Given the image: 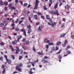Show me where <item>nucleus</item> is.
I'll return each instance as SVG.
<instances>
[{
  "label": "nucleus",
  "mask_w": 74,
  "mask_h": 74,
  "mask_svg": "<svg viewBox=\"0 0 74 74\" xmlns=\"http://www.w3.org/2000/svg\"><path fill=\"white\" fill-rule=\"evenodd\" d=\"M28 19L29 21L30 22H31V23H32V22H33L31 20V18H30V17H28Z\"/></svg>",
  "instance_id": "25"
},
{
  "label": "nucleus",
  "mask_w": 74,
  "mask_h": 74,
  "mask_svg": "<svg viewBox=\"0 0 74 74\" xmlns=\"http://www.w3.org/2000/svg\"><path fill=\"white\" fill-rule=\"evenodd\" d=\"M71 37L73 39V38H74V35H73H73H71Z\"/></svg>",
  "instance_id": "51"
},
{
  "label": "nucleus",
  "mask_w": 74,
  "mask_h": 74,
  "mask_svg": "<svg viewBox=\"0 0 74 74\" xmlns=\"http://www.w3.org/2000/svg\"><path fill=\"white\" fill-rule=\"evenodd\" d=\"M18 22L19 20L18 19H17L15 21V23H18Z\"/></svg>",
  "instance_id": "31"
},
{
  "label": "nucleus",
  "mask_w": 74,
  "mask_h": 74,
  "mask_svg": "<svg viewBox=\"0 0 74 74\" xmlns=\"http://www.w3.org/2000/svg\"><path fill=\"white\" fill-rule=\"evenodd\" d=\"M62 51V49H60L59 51V52L57 53H56V54H58V53H60V52H61V51Z\"/></svg>",
  "instance_id": "37"
},
{
  "label": "nucleus",
  "mask_w": 74,
  "mask_h": 74,
  "mask_svg": "<svg viewBox=\"0 0 74 74\" xmlns=\"http://www.w3.org/2000/svg\"><path fill=\"white\" fill-rule=\"evenodd\" d=\"M66 35V34L65 33H62L60 34V37H63Z\"/></svg>",
  "instance_id": "9"
},
{
  "label": "nucleus",
  "mask_w": 74,
  "mask_h": 74,
  "mask_svg": "<svg viewBox=\"0 0 74 74\" xmlns=\"http://www.w3.org/2000/svg\"><path fill=\"white\" fill-rule=\"evenodd\" d=\"M62 56H58V59H62Z\"/></svg>",
  "instance_id": "47"
},
{
  "label": "nucleus",
  "mask_w": 74,
  "mask_h": 74,
  "mask_svg": "<svg viewBox=\"0 0 74 74\" xmlns=\"http://www.w3.org/2000/svg\"><path fill=\"white\" fill-rule=\"evenodd\" d=\"M6 70V69L5 68H4V69L3 70V73H6V72H5V70Z\"/></svg>",
  "instance_id": "27"
},
{
  "label": "nucleus",
  "mask_w": 74,
  "mask_h": 74,
  "mask_svg": "<svg viewBox=\"0 0 74 74\" xmlns=\"http://www.w3.org/2000/svg\"><path fill=\"white\" fill-rule=\"evenodd\" d=\"M19 64H17V65L16 66V70H18V68H19Z\"/></svg>",
  "instance_id": "21"
},
{
  "label": "nucleus",
  "mask_w": 74,
  "mask_h": 74,
  "mask_svg": "<svg viewBox=\"0 0 74 74\" xmlns=\"http://www.w3.org/2000/svg\"><path fill=\"white\" fill-rule=\"evenodd\" d=\"M37 14L38 15H42L41 13H40V12H38Z\"/></svg>",
  "instance_id": "50"
},
{
  "label": "nucleus",
  "mask_w": 74,
  "mask_h": 74,
  "mask_svg": "<svg viewBox=\"0 0 74 74\" xmlns=\"http://www.w3.org/2000/svg\"><path fill=\"white\" fill-rule=\"evenodd\" d=\"M0 44H1V45H4V43H3L2 41H0Z\"/></svg>",
  "instance_id": "20"
},
{
  "label": "nucleus",
  "mask_w": 74,
  "mask_h": 74,
  "mask_svg": "<svg viewBox=\"0 0 74 74\" xmlns=\"http://www.w3.org/2000/svg\"><path fill=\"white\" fill-rule=\"evenodd\" d=\"M38 5H35V7H34V10H36L37 8V7H38Z\"/></svg>",
  "instance_id": "18"
},
{
  "label": "nucleus",
  "mask_w": 74,
  "mask_h": 74,
  "mask_svg": "<svg viewBox=\"0 0 74 74\" xmlns=\"http://www.w3.org/2000/svg\"><path fill=\"white\" fill-rule=\"evenodd\" d=\"M4 23H1V24H0V26H1V27H2L3 26H4Z\"/></svg>",
  "instance_id": "26"
},
{
  "label": "nucleus",
  "mask_w": 74,
  "mask_h": 74,
  "mask_svg": "<svg viewBox=\"0 0 74 74\" xmlns=\"http://www.w3.org/2000/svg\"><path fill=\"white\" fill-rule=\"evenodd\" d=\"M65 9H67V10H69V9L70 8V5H69L68 4L66 5V6H65Z\"/></svg>",
  "instance_id": "4"
},
{
  "label": "nucleus",
  "mask_w": 74,
  "mask_h": 74,
  "mask_svg": "<svg viewBox=\"0 0 74 74\" xmlns=\"http://www.w3.org/2000/svg\"><path fill=\"white\" fill-rule=\"evenodd\" d=\"M6 27H3V30H6Z\"/></svg>",
  "instance_id": "54"
},
{
  "label": "nucleus",
  "mask_w": 74,
  "mask_h": 74,
  "mask_svg": "<svg viewBox=\"0 0 74 74\" xmlns=\"http://www.w3.org/2000/svg\"><path fill=\"white\" fill-rule=\"evenodd\" d=\"M49 12L50 14H53V15L56 14L57 15H59V12L57 10H56L55 12H54L53 10H50Z\"/></svg>",
  "instance_id": "1"
},
{
  "label": "nucleus",
  "mask_w": 74,
  "mask_h": 74,
  "mask_svg": "<svg viewBox=\"0 0 74 74\" xmlns=\"http://www.w3.org/2000/svg\"><path fill=\"white\" fill-rule=\"evenodd\" d=\"M7 63H8V64H10L11 63V60H8V61H7Z\"/></svg>",
  "instance_id": "24"
},
{
  "label": "nucleus",
  "mask_w": 74,
  "mask_h": 74,
  "mask_svg": "<svg viewBox=\"0 0 74 74\" xmlns=\"http://www.w3.org/2000/svg\"><path fill=\"white\" fill-rule=\"evenodd\" d=\"M58 3H57L56 4H55L54 6V8L55 9H56V8H57V7H58Z\"/></svg>",
  "instance_id": "13"
},
{
  "label": "nucleus",
  "mask_w": 74,
  "mask_h": 74,
  "mask_svg": "<svg viewBox=\"0 0 74 74\" xmlns=\"http://www.w3.org/2000/svg\"><path fill=\"white\" fill-rule=\"evenodd\" d=\"M41 18H42V19H45V18H44V16H43L41 15Z\"/></svg>",
  "instance_id": "48"
},
{
  "label": "nucleus",
  "mask_w": 74,
  "mask_h": 74,
  "mask_svg": "<svg viewBox=\"0 0 74 74\" xmlns=\"http://www.w3.org/2000/svg\"><path fill=\"white\" fill-rule=\"evenodd\" d=\"M18 70V71L19 72H20V71H21V68H18V69H17Z\"/></svg>",
  "instance_id": "46"
},
{
  "label": "nucleus",
  "mask_w": 74,
  "mask_h": 74,
  "mask_svg": "<svg viewBox=\"0 0 74 74\" xmlns=\"http://www.w3.org/2000/svg\"><path fill=\"white\" fill-rule=\"evenodd\" d=\"M41 27L39 26L38 28V29L39 30H41Z\"/></svg>",
  "instance_id": "55"
},
{
  "label": "nucleus",
  "mask_w": 74,
  "mask_h": 74,
  "mask_svg": "<svg viewBox=\"0 0 74 74\" xmlns=\"http://www.w3.org/2000/svg\"><path fill=\"white\" fill-rule=\"evenodd\" d=\"M53 0H49V3H49V7H51V4H52V1Z\"/></svg>",
  "instance_id": "7"
},
{
  "label": "nucleus",
  "mask_w": 74,
  "mask_h": 74,
  "mask_svg": "<svg viewBox=\"0 0 74 74\" xmlns=\"http://www.w3.org/2000/svg\"><path fill=\"white\" fill-rule=\"evenodd\" d=\"M39 24H40V23H39L38 22L36 23V25H38Z\"/></svg>",
  "instance_id": "63"
},
{
  "label": "nucleus",
  "mask_w": 74,
  "mask_h": 74,
  "mask_svg": "<svg viewBox=\"0 0 74 74\" xmlns=\"http://www.w3.org/2000/svg\"><path fill=\"white\" fill-rule=\"evenodd\" d=\"M30 15L31 16V17H33V14L32 13L31 14H30Z\"/></svg>",
  "instance_id": "43"
},
{
  "label": "nucleus",
  "mask_w": 74,
  "mask_h": 74,
  "mask_svg": "<svg viewBox=\"0 0 74 74\" xmlns=\"http://www.w3.org/2000/svg\"><path fill=\"white\" fill-rule=\"evenodd\" d=\"M19 66L20 67H22V66H23V65L22 64V63H20L19 64Z\"/></svg>",
  "instance_id": "53"
},
{
  "label": "nucleus",
  "mask_w": 74,
  "mask_h": 74,
  "mask_svg": "<svg viewBox=\"0 0 74 74\" xmlns=\"http://www.w3.org/2000/svg\"><path fill=\"white\" fill-rule=\"evenodd\" d=\"M41 61L42 62H43L44 61V63H47L48 62V61L47 60H45V59L44 58L42 59V60Z\"/></svg>",
  "instance_id": "8"
},
{
  "label": "nucleus",
  "mask_w": 74,
  "mask_h": 74,
  "mask_svg": "<svg viewBox=\"0 0 74 74\" xmlns=\"http://www.w3.org/2000/svg\"><path fill=\"white\" fill-rule=\"evenodd\" d=\"M9 21L10 20V18H5L4 20H3V22L4 23H5L7 22V21Z\"/></svg>",
  "instance_id": "3"
},
{
  "label": "nucleus",
  "mask_w": 74,
  "mask_h": 74,
  "mask_svg": "<svg viewBox=\"0 0 74 74\" xmlns=\"http://www.w3.org/2000/svg\"><path fill=\"white\" fill-rule=\"evenodd\" d=\"M34 18H35V19L36 20H37L38 19V18H37V16L36 15H34Z\"/></svg>",
  "instance_id": "17"
},
{
  "label": "nucleus",
  "mask_w": 74,
  "mask_h": 74,
  "mask_svg": "<svg viewBox=\"0 0 74 74\" xmlns=\"http://www.w3.org/2000/svg\"><path fill=\"white\" fill-rule=\"evenodd\" d=\"M69 48H70V46H68L67 47V48L66 49L65 51H67V49H69Z\"/></svg>",
  "instance_id": "35"
},
{
  "label": "nucleus",
  "mask_w": 74,
  "mask_h": 74,
  "mask_svg": "<svg viewBox=\"0 0 74 74\" xmlns=\"http://www.w3.org/2000/svg\"><path fill=\"white\" fill-rule=\"evenodd\" d=\"M71 53V52L70 51H69V50H68L67 51H66V53H67V54H68V55L69 54V53Z\"/></svg>",
  "instance_id": "34"
},
{
  "label": "nucleus",
  "mask_w": 74,
  "mask_h": 74,
  "mask_svg": "<svg viewBox=\"0 0 74 74\" xmlns=\"http://www.w3.org/2000/svg\"><path fill=\"white\" fill-rule=\"evenodd\" d=\"M32 49H33V51H34V52H36V49H35L34 47H33L32 48Z\"/></svg>",
  "instance_id": "42"
},
{
  "label": "nucleus",
  "mask_w": 74,
  "mask_h": 74,
  "mask_svg": "<svg viewBox=\"0 0 74 74\" xmlns=\"http://www.w3.org/2000/svg\"><path fill=\"white\" fill-rule=\"evenodd\" d=\"M8 37L9 39H10V40H11V36H8Z\"/></svg>",
  "instance_id": "62"
},
{
  "label": "nucleus",
  "mask_w": 74,
  "mask_h": 74,
  "mask_svg": "<svg viewBox=\"0 0 74 74\" xmlns=\"http://www.w3.org/2000/svg\"><path fill=\"white\" fill-rule=\"evenodd\" d=\"M44 59H48V57H47V56H45L44 57Z\"/></svg>",
  "instance_id": "60"
},
{
  "label": "nucleus",
  "mask_w": 74,
  "mask_h": 74,
  "mask_svg": "<svg viewBox=\"0 0 74 74\" xmlns=\"http://www.w3.org/2000/svg\"><path fill=\"white\" fill-rule=\"evenodd\" d=\"M18 38L16 40V42H19V39H21V38H22V36L19 35L18 36Z\"/></svg>",
  "instance_id": "5"
},
{
  "label": "nucleus",
  "mask_w": 74,
  "mask_h": 74,
  "mask_svg": "<svg viewBox=\"0 0 74 74\" xmlns=\"http://www.w3.org/2000/svg\"><path fill=\"white\" fill-rule=\"evenodd\" d=\"M23 34L25 36H26V32L24 31L23 32Z\"/></svg>",
  "instance_id": "45"
},
{
  "label": "nucleus",
  "mask_w": 74,
  "mask_h": 74,
  "mask_svg": "<svg viewBox=\"0 0 74 74\" xmlns=\"http://www.w3.org/2000/svg\"><path fill=\"white\" fill-rule=\"evenodd\" d=\"M62 44V42H58L56 44V45H59V44Z\"/></svg>",
  "instance_id": "22"
},
{
  "label": "nucleus",
  "mask_w": 74,
  "mask_h": 74,
  "mask_svg": "<svg viewBox=\"0 0 74 74\" xmlns=\"http://www.w3.org/2000/svg\"><path fill=\"white\" fill-rule=\"evenodd\" d=\"M59 49V47H58V46L56 47V50L57 51V50H58Z\"/></svg>",
  "instance_id": "52"
},
{
  "label": "nucleus",
  "mask_w": 74,
  "mask_h": 74,
  "mask_svg": "<svg viewBox=\"0 0 74 74\" xmlns=\"http://www.w3.org/2000/svg\"><path fill=\"white\" fill-rule=\"evenodd\" d=\"M4 57H5V59H6V61L8 62V58H7V57H8L7 56V55H5L4 56Z\"/></svg>",
  "instance_id": "16"
},
{
  "label": "nucleus",
  "mask_w": 74,
  "mask_h": 74,
  "mask_svg": "<svg viewBox=\"0 0 74 74\" xmlns=\"http://www.w3.org/2000/svg\"><path fill=\"white\" fill-rule=\"evenodd\" d=\"M38 55H44V54L40 52H38Z\"/></svg>",
  "instance_id": "14"
},
{
  "label": "nucleus",
  "mask_w": 74,
  "mask_h": 74,
  "mask_svg": "<svg viewBox=\"0 0 74 74\" xmlns=\"http://www.w3.org/2000/svg\"><path fill=\"white\" fill-rule=\"evenodd\" d=\"M3 2L2 1H0V5H3Z\"/></svg>",
  "instance_id": "30"
},
{
  "label": "nucleus",
  "mask_w": 74,
  "mask_h": 74,
  "mask_svg": "<svg viewBox=\"0 0 74 74\" xmlns=\"http://www.w3.org/2000/svg\"><path fill=\"white\" fill-rule=\"evenodd\" d=\"M25 41H26V39H25V38H24L23 39L22 41H23V42H25Z\"/></svg>",
  "instance_id": "49"
},
{
  "label": "nucleus",
  "mask_w": 74,
  "mask_h": 74,
  "mask_svg": "<svg viewBox=\"0 0 74 74\" xmlns=\"http://www.w3.org/2000/svg\"><path fill=\"white\" fill-rule=\"evenodd\" d=\"M46 16L47 18L48 19H49V16H48V15H47Z\"/></svg>",
  "instance_id": "44"
},
{
  "label": "nucleus",
  "mask_w": 74,
  "mask_h": 74,
  "mask_svg": "<svg viewBox=\"0 0 74 74\" xmlns=\"http://www.w3.org/2000/svg\"><path fill=\"white\" fill-rule=\"evenodd\" d=\"M36 3L35 4V5H38V3H39V1L38 0H36Z\"/></svg>",
  "instance_id": "15"
},
{
  "label": "nucleus",
  "mask_w": 74,
  "mask_h": 74,
  "mask_svg": "<svg viewBox=\"0 0 74 74\" xmlns=\"http://www.w3.org/2000/svg\"><path fill=\"white\" fill-rule=\"evenodd\" d=\"M31 63V64H32V66H33V67H34V66H35V65H34V64L33 63V62H29L28 63V64H30Z\"/></svg>",
  "instance_id": "12"
},
{
  "label": "nucleus",
  "mask_w": 74,
  "mask_h": 74,
  "mask_svg": "<svg viewBox=\"0 0 74 74\" xmlns=\"http://www.w3.org/2000/svg\"><path fill=\"white\" fill-rule=\"evenodd\" d=\"M16 49H15V51H16L15 53L16 54V55H17V54H18V53H19V51H20L19 50V47L18 46H16Z\"/></svg>",
  "instance_id": "2"
},
{
  "label": "nucleus",
  "mask_w": 74,
  "mask_h": 74,
  "mask_svg": "<svg viewBox=\"0 0 74 74\" xmlns=\"http://www.w3.org/2000/svg\"><path fill=\"white\" fill-rule=\"evenodd\" d=\"M48 25L49 26L51 25L52 24H53V22L51 20H50L49 21V22H47Z\"/></svg>",
  "instance_id": "6"
},
{
  "label": "nucleus",
  "mask_w": 74,
  "mask_h": 74,
  "mask_svg": "<svg viewBox=\"0 0 74 74\" xmlns=\"http://www.w3.org/2000/svg\"><path fill=\"white\" fill-rule=\"evenodd\" d=\"M44 9V10H47V8L46 7V6H43Z\"/></svg>",
  "instance_id": "28"
},
{
  "label": "nucleus",
  "mask_w": 74,
  "mask_h": 74,
  "mask_svg": "<svg viewBox=\"0 0 74 74\" xmlns=\"http://www.w3.org/2000/svg\"><path fill=\"white\" fill-rule=\"evenodd\" d=\"M23 22V21H21L19 22V24H21V23H22Z\"/></svg>",
  "instance_id": "57"
},
{
  "label": "nucleus",
  "mask_w": 74,
  "mask_h": 74,
  "mask_svg": "<svg viewBox=\"0 0 74 74\" xmlns=\"http://www.w3.org/2000/svg\"><path fill=\"white\" fill-rule=\"evenodd\" d=\"M10 9H12V10H14V9H15V8L14 6H11L10 7Z\"/></svg>",
  "instance_id": "23"
},
{
  "label": "nucleus",
  "mask_w": 74,
  "mask_h": 74,
  "mask_svg": "<svg viewBox=\"0 0 74 74\" xmlns=\"http://www.w3.org/2000/svg\"><path fill=\"white\" fill-rule=\"evenodd\" d=\"M11 58H12V59H13V60H14V59H15V56H11Z\"/></svg>",
  "instance_id": "29"
},
{
  "label": "nucleus",
  "mask_w": 74,
  "mask_h": 74,
  "mask_svg": "<svg viewBox=\"0 0 74 74\" xmlns=\"http://www.w3.org/2000/svg\"><path fill=\"white\" fill-rule=\"evenodd\" d=\"M23 58V56H19V58H18L19 60H21V59Z\"/></svg>",
  "instance_id": "19"
},
{
  "label": "nucleus",
  "mask_w": 74,
  "mask_h": 74,
  "mask_svg": "<svg viewBox=\"0 0 74 74\" xmlns=\"http://www.w3.org/2000/svg\"><path fill=\"white\" fill-rule=\"evenodd\" d=\"M20 3H21V5H23V2L21 1H20Z\"/></svg>",
  "instance_id": "56"
},
{
  "label": "nucleus",
  "mask_w": 74,
  "mask_h": 74,
  "mask_svg": "<svg viewBox=\"0 0 74 74\" xmlns=\"http://www.w3.org/2000/svg\"><path fill=\"white\" fill-rule=\"evenodd\" d=\"M31 66V65H28L27 66V68H30V67Z\"/></svg>",
  "instance_id": "64"
},
{
  "label": "nucleus",
  "mask_w": 74,
  "mask_h": 74,
  "mask_svg": "<svg viewBox=\"0 0 74 74\" xmlns=\"http://www.w3.org/2000/svg\"><path fill=\"white\" fill-rule=\"evenodd\" d=\"M9 47H10V49H11L12 48H13V47H12V45H10L9 46Z\"/></svg>",
  "instance_id": "59"
},
{
  "label": "nucleus",
  "mask_w": 74,
  "mask_h": 74,
  "mask_svg": "<svg viewBox=\"0 0 74 74\" xmlns=\"http://www.w3.org/2000/svg\"><path fill=\"white\" fill-rule=\"evenodd\" d=\"M15 29H16V31L17 32H18V31H19V28H18V27L16 28Z\"/></svg>",
  "instance_id": "40"
},
{
  "label": "nucleus",
  "mask_w": 74,
  "mask_h": 74,
  "mask_svg": "<svg viewBox=\"0 0 74 74\" xmlns=\"http://www.w3.org/2000/svg\"><path fill=\"white\" fill-rule=\"evenodd\" d=\"M64 44H67V40H65L64 41Z\"/></svg>",
  "instance_id": "38"
},
{
  "label": "nucleus",
  "mask_w": 74,
  "mask_h": 74,
  "mask_svg": "<svg viewBox=\"0 0 74 74\" xmlns=\"http://www.w3.org/2000/svg\"><path fill=\"white\" fill-rule=\"evenodd\" d=\"M22 47L23 49H26V47H25L24 45L22 46Z\"/></svg>",
  "instance_id": "41"
},
{
  "label": "nucleus",
  "mask_w": 74,
  "mask_h": 74,
  "mask_svg": "<svg viewBox=\"0 0 74 74\" xmlns=\"http://www.w3.org/2000/svg\"><path fill=\"white\" fill-rule=\"evenodd\" d=\"M15 41H13L12 42V43L13 44L15 45L17 43V42H16V40L15 39Z\"/></svg>",
  "instance_id": "10"
},
{
  "label": "nucleus",
  "mask_w": 74,
  "mask_h": 74,
  "mask_svg": "<svg viewBox=\"0 0 74 74\" xmlns=\"http://www.w3.org/2000/svg\"><path fill=\"white\" fill-rule=\"evenodd\" d=\"M32 32V29L31 28H29L28 30V33H30Z\"/></svg>",
  "instance_id": "11"
},
{
  "label": "nucleus",
  "mask_w": 74,
  "mask_h": 74,
  "mask_svg": "<svg viewBox=\"0 0 74 74\" xmlns=\"http://www.w3.org/2000/svg\"><path fill=\"white\" fill-rule=\"evenodd\" d=\"M27 27L28 28V29H29V28H31V25H29L27 26Z\"/></svg>",
  "instance_id": "36"
},
{
  "label": "nucleus",
  "mask_w": 74,
  "mask_h": 74,
  "mask_svg": "<svg viewBox=\"0 0 74 74\" xmlns=\"http://www.w3.org/2000/svg\"><path fill=\"white\" fill-rule=\"evenodd\" d=\"M46 47L47 48V49H48L49 47H48V45H46Z\"/></svg>",
  "instance_id": "61"
},
{
  "label": "nucleus",
  "mask_w": 74,
  "mask_h": 74,
  "mask_svg": "<svg viewBox=\"0 0 74 74\" xmlns=\"http://www.w3.org/2000/svg\"><path fill=\"white\" fill-rule=\"evenodd\" d=\"M23 5L24 6H25V7H27V4L26 3H25L23 4Z\"/></svg>",
  "instance_id": "39"
},
{
  "label": "nucleus",
  "mask_w": 74,
  "mask_h": 74,
  "mask_svg": "<svg viewBox=\"0 0 74 74\" xmlns=\"http://www.w3.org/2000/svg\"><path fill=\"white\" fill-rule=\"evenodd\" d=\"M21 31L22 32H25V29H21Z\"/></svg>",
  "instance_id": "32"
},
{
  "label": "nucleus",
  "mask_w": 74,
  "mask_h": 74,
  "mask_svg": "<svg viewBox=\"0 0 74 74\" xmlns=\"http://www.w3.org/2000/svg\"><path fill=\"white\" fill-rule=\"evenodd\" d=\"M15 3L17 4V3H18V0H15Z\"/></svg>",
  "instance_id": "58"
},
{
  "label": "nucleus",
  "mask_w": 74,
  "mask_h": 74,
  "mask_svg": "<svg viewBox=\"0 0 74 74\" xmlns=\"http://www.w3.org/2000/svg\"><path fill=\"white\" fill-rule=\"evenodd\" d=\"M25 43L27 45H29V42L28 41H26Z\"/></svg>",
  "instance_id": "33"
}]
</instances>
